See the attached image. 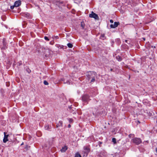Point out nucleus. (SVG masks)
Returning <instances> with one entry per match:
<instances>
[{
    "label": "nucleus",
    "instance_id": "7ed1b4c3",
    "mask_svg": "<svg viewBox=\"0 0 157 157\" xmlns=\"http://www.w3.org/2000/svg\"><path fill=\"white\" fill-rule=\"evenodd\" d=\"M83 149L84 151V155H85L87 156L88 155V153L90 151V149L89 147L88 146H84L83 147Z\"/></svg>",
    "mask_w": 157,
    "mask_h": 157
},
{
    "label": "nucleus",
    "instance_id": "4be33fe9",
    "mask_svg": "<svg viewBox=\"0 0 157 157\" xmlns=\"http://www.w3.org/2000/svg\"><path fill=\"white\" fill-rule=\"evenodd\" d=\"M95 81V79L94 78H92V80H91V82H93Z\"/></svg>",
    "mask_w": 157,
    "mask_h": 157
},
{
    "label": "nucleus",
    "instance_id": "ddd939ff",
    "mask_svg": "<svg viewBox=\"0 0 157 157\" xmlns=\"http://www.w3.org/2000/svg\"><path fill=\"white\" fill-rule=\"evenodd\" d=\"M75 157H82L81 155L78 153H76Z\"/></svg>",
    "mask_w": 157,
    "mask_h": 157
},
{
    "label": "nucleus",
    "instance_id": "5701e85b",
    "mask_svg": "<svg viewBox=\"0 0 157 157\" xmlns=\"http://www.w3.org/2000/svg\"><path fill=\"white\" fill-rule=\"evenodd\" d=\"M14 7H15V6H14H14H10V8L11 9H13L14 8Z\"/></svg>",
    "mask_w": 157,
    "mask_h": 157
},
{
    "label": "nucleus",
    "instance_id": "dca6fc26",
    "mask_svg": "<svg viewBox=\"0 0 157 157\" xmlns=\"http://www.w3.org/2000/svg\"><path fill=\"white\" fill-rule=\"evenodd\" d=\"M71 82L69 80H67L66 82H64V83H67L68 84H70Z\"/></svg>",
    "mask_w": 157,
    "mask_h": 157
},
{
    "label": "nucleus",
    "instance_id": "c756f323",
    "mask_svg": "<svg viewBox=\"0 0 157 157\" xmlns=\"http://www.w3.org/2000/svg\"><path fill=\"white\" fill-rule=\"evenodd\" d=\"M113 71V69H110V71Z\"/></svg>",
    "mask_w": 157,
    "mask_h": 157
},
{
    "label": "nucleus",
    "instance_id": "f704fd0d",
    "mask_svg": "<svg viewBox=\"0 0 157 157\" xmlns=\"http://www.w3.org/2000/svg\"><path fill=\"white\" fill-rule=\"evenodd\" d=\"M127 41V40H125V42H126V41Z\"/></svg>",
    "mask_w": 157,
    "mask_h": 157
},
{
    "label": "nucleus",
    "instance_id": "9b49d317",
    "mask_svg": "<svg viewBox=\"0 0 157 157\" xmlns=\"http://www.w3.org/2000/svg\"><path fill=\"white\" fill-rule=\"evenodd\" d=\"M117 59L119 61H121L122 60L121 57L120 56H117L116 57Z\"/></svg>",
    "mask_w": 157,
    "mask_h": 157
},
{
    "label": "nucleus",
    "instance_id": "a211bd4d",
    "mask_svg": "<svg viewBox=\"0 0 157 157\" xmlns=\"http://www.w3.org/2000/svg\"><path fill=\"white\" fill-rule=\"evenodd\" d=\"M112 141L113 142L114 144L116 143V139L115 138H113L112 139Z\"/></svg>",
    "mask_w": 157,
    "mask_h": 157
},
{
    "label": "nucleus",
    "instance_id": "b1692460",
    "mask_svg": "<svg viewBox=\"0 0 157 157\" xmlns=\"http://www.w3.org/2000/svg\"><path fill=\"white\" fill-rule=\"evenodd\" d=\"M18 65H19V66H20V65H21V64H22L21 62V61L19 62L18 63Z\"/></svg>",
    "mask_w": 157,
    "mask_h": 157
},
{
    "label": "nucleus",
    "instance_id": "393cba45",
    "mask_svg": "<svg viewBox=\"0 0 157 157\" xmlns=\"http://www.w3.org/2000/svg\"><path fill=\"white\" fill-rule=\"evenodd\" d=\"M110 22L111 23H113V21L112 20H110Z\"/></svg>",
    "mask_w": 157,
    "mask_h": 157
},
{
    "label": "nucleus",
    "instance_id": "473e14b6",
    "mask_svg": "<svg viewBox=\"0 0 157 157\" xmlns=\"http://www.w3.org/2000/svg\"><path fill=\"white\" fill-rule=\"evenodd\" d=\"M7 86H9V85H7V84L6 85Z\"/></svg>",
    "mask_w": 157,
    "mask_h": 157
},
{
    "label": "nucleus",
    "instance_id": "423d86ee",
    "mask_svg": "<svg viewBox=\"0 0 157 157\" xmlns=\"http://www.w3.org/2000/svg\"><path fill=\"white\" fill-rule=\"evenodd\" d=\"M21 5V1L18 0L15 2L14 4V6L15 7H17L20 6Z\"/></svg>",
    "mask_w": 157,
    "mask_h": 157
},
{
    "label": "nucleus",
    "instance_id": "2eb2a0df",
    "mask_svg": "<svg viewBox=\"0 0 157 157\" xmlns=\"http://www.w3.org/2000/svg\"><path fill=\"white\" fill-rule=\"evenodd\" d=\"M68 121H69L70 123H72L73 121V120L72 118H68Z\"/></svg>",
    "mask_w": 157,
    "mask_h": 157
},
{
    "label": "nucleus",
    "instance_id": "6ab92c4d",
    "mask_svg": "<svg viewBox=\"0 0 157 157\" xmlns=\"http://www.w3.org/2000/svg\"><path fill=\"white\" fill-rule=\"evenodd\" d=\"M26 70L29 73H30L31 72V71L29 68L27 69Z\"/></svg>",
    "mask_w": 157,
    "mask_h": 157
},
{
    "label": "nucleus",
    "instance_id": "bb28decb",
    "mask_svg": "<svg viewBox=\"0 0 157 157\" xmlns=\"http://www.w3.org/2000/svg\"><path fill=\"white\" fill-rule=\"evenodd\" d=\"M68 127L69 128H70V127H71V125H70V124H69V125H68Z\"/></svg>",
    "mask_w": 157,
    "mask_h": 157
},
{
    "label": "nucleus",
    "instance_id": "f257e3e1",
    "mask_svg": "<svg viewBox=\"0 0 157 157\" xmlns=\"http://www.w3.org/2000/svg\"><path fill=\"white\" fill-rule=\"evenodd\" d=\"M89 16L90 17L94 18L95 20H98L99 17L98 15L94 13L93 11L91 12V14H90Z\"/></svg>",
    "mask_w": 157,
    "mask_h": 157
},
{
    "label": "nucleus",
    "instance_id": "0eeeda50",
    "mask_svg": "<svg viewBox=\"0 0 157 157\" xmlns=\"http://www.w3.org/2000/svg\"><path fill=\"white\" fill-rule=\"evenodd\" d=\"M4 137L3 139V142L4 143H6L8 140V135H6L5 134V132H4Z\"/></svg>",
    "mask_w": 157,
    "mask_h": 157
},
{
    "label": "nucleus",
    "instance_id": "6e6552de",
    "mask_svg": "<svg viewBox=\"0 0 157 157\" xmlns=\"http://www.w3.org/2000/svg\"><path fill=\"white\" fill-rule=\"evenodd\" d=\"M67 147L66 146H65L62 147L61 149V151L63 152H65L67 149Z\"/></svg>",
    "mask_w": 157,
    "mask_h": 157
},
{
    "label": "nucleus",
    "instance_id": "c85d7f7f",
    "mask_svg": "<svg viewBox=\"0 0 157 157\" xmlns=\"http://www.w3.org/2000/svg\"><path fill=\"white\" fill-rule=\"evenodd\" d=\"M24 144V143L22 142V144H21V145H22Z\"/></svg>",
    "mask_w": 157,
    "mask_h": 157
},
{
    "label": "nucleus",
    "instance_id": "412c9836",
    "mask_svg": "<svg viewBox=\"0 0 157 157\" xmlns=\"http://www.w3.org/2000/svg\"><path fill=\"white\" fill-rule=\"evenodd\" d=\"M44 38L45 39V40H47V41L49 40V39H48V37L47 36H45L44 37Z\"/></svg>",
    "mask_w": 157,
    "mask_h": 157
},
{
    "label": "nucleus",
    "instance_id": "39448f33",
    "mask_svg": "<svg viewBox=\"0 0 157 157\" xmlns=\"http://www.w3.org/2000/svg\"><path fill=\"white\" fill-rule=\"evenodd\" d=\"M120 23L119 22H115L114 24H111L110 25V27L112 28H114L117 27L119 25Z\"/></svg>",
    "mask_w": 157,
    "mask_h": 157
},
{
    "label": "nucleus",
    "instance_id": "72a5a7b5",
    "mask_svg": "<svg viewBox=\"0 0 157 157\" xmlns=\"http://www.w3.org/2000/svg\"><path fill=\"white\" fill-rule=\"evenodd\" d=\"M156 123H157V120H156Z\"/></svg>",
    "mask_w": 157,
    "mask_h": 157
},
{
    "label": "nucleus",
    "instance_id": "f03ea898",
    "mask_svg": "<svg viewBox=\"0 0 157 157\" xmlns=\"http://www.w3.org/2000/svg\"><path fill=\"white\" fill-rule=\"evenodd\" d=\"M132 140L134 143L137 145L139 144L142 142L140 138H135L133 139Z\"/></svg>",
    "mask_w": 157,
    "mask_h": 157
},
{
    "label": "nucleus",
    "instance_id": "9d476101",
    "mask_svg": "<svg viewBox=\"0 0 157 157\" xmlns=\"http://www.w3.org/2000/svg\"><path fill=\"white\" fill-rule=\"evenodd\" d=\"M44 128L46 130H50L51 128V126L48 125H45Z\"/></svg>",
    "mask_w": 157,
    "mask_h": 157
},
{
    "label": "nucleus",
    "instance_id": "20e7f679",
    "mask_svg": "<svg viewBox=\"0 0 157 157\" xmlns=\"http://www.w3.org/2000/svg\"><path fill=\"white\" fill-rule=\"evenodd\" d=\"M82 100L84 102H87L90 100L89 96L86 94L82 96Z\"/></svg>",
    "mask_w": 157,
    "mask_h": 157
},
{
    "label": "nucleus",
    "instance_id": "f3484780",
    "mask_svg": "<svg viewBox=\"0 0 157 157\" xmlns=\"http://www.w3.org/2000/svg\"><path fill=\"white\" fill-rule=\"evenodd\" d=\"M44 83L45 85H48V82L44 80Z\"/></svg>",
    "mask_w": 157,
    "mask_h": 157
},
{
    "label": "nucleus",
    "instance_id": "aec40b11",
    "mask_svg": "<svg viewBox=\"0 0 157 157\" xmlns=\"http://www.w3.org/2000/svg\"><path fill=\"white\" fill-rule=\"evenodd\" d=\"M7 48L6 45V46H5L4 45L3 46L2 48V49H5L6 48Z\"/></svg>",
    "mask_w": 157,
    "mask_h": 157
},
{
    "label": "nucleus",
    "instance_id": "cd10ccee",
    "mask_svg": "<svg viewBox=\"0 0 157 157\" xmlns=\"http://www.w3.org/2000/svg\"><path fill=\"white\" fill-rule=\"evenodd\" d=\"M156 154L157 155V148H156Z\"/></svg>",
    "mask_w": 157,
    "mask_h": 157
},
{
    "label": "nucleus",
    "instance_id": "7c9ffc66",
    "mask_svg": "<svg viewBox=\"0 0 157 157\" xmlns=\"http://www.w3.org/2000/svg\"><path fill=\"white\" fill-rule=\"evenodd\" d=\"M101 36H102V37H103L104 36H103V35H101Z\"/></svg>",
    "mask_w": 157,
    "mask_h": 157
},
{
    "label": "nucleus",
    "instance_id": "f8f14e48",
    "mask_svg": "<svg viewBox=\"0 0 157 157\" xmlns=\"http://www.w3.org/2000/svg\"><path fill=\"white\" fill-rule=\"evenodd\" d=\"M67 45L69 48H72L73 46L72 44L71 43H68Z\"/></svg>",
    "mask_w": 157,
    "mask_h": 157
},
{
    "label": "nucleus",
    "instance_id": "a878e982",
    "mask_svg": "<svg viewBox=\"0 0 157 157\" xmlns=\"http://www.w3.org/2000/svg\"><path fill=\"white\" fill-rule=\"evenodd\" d=\"M55 37H56V39H58L59 38L58 36H55Z\"/></svg>",
    "mask_w": 157,
    "mask_h": 157
},
{
    "label": "nucleus",
    "instance_id": "1a4fd4ad",
    "mask_svg": "<svg viewBox=\"0 0 157 157\" xmlns=\"http://www.w3.org/2000/svg\"><path fill=\"white\" fill-rule=\"evenodd\" d=\"M63 126V121H59V123L56 125V127L58 128L59 127H62Z\"/></svg>",
    "mask_w": 157,
    "mask_h": 157
},
{
    "label": "nucleus",
    "instance_id": "2f4dec72",
    "mask_svg": "<svg viewBox=\"0 0 157 157\" xmlns=\"http://www.w3.org/2000/svg\"><path fill=\"white\" fill-rule=\"evenodd\" d=\"M143 39H144V40H145V38H143Z\"/></svg>",
    "mask_w": 157,
    "mask_h": 157
},
{
    "label": "nucleus",
    "instance_id": "4468645a",
    "mask_svg": "<svg viewBox=\"0 0 157 157\" xmlns=\"http://www.w3.org/2000/svg\"><path fill=\"white\" fill-rule=\"evenodd\" d=\"M81 26L82 27V29H84V28L85 24L83 22H81Z\"/></svg>",
    "mask_w": 157,
    "mask_h": 157
}]
</instances>
